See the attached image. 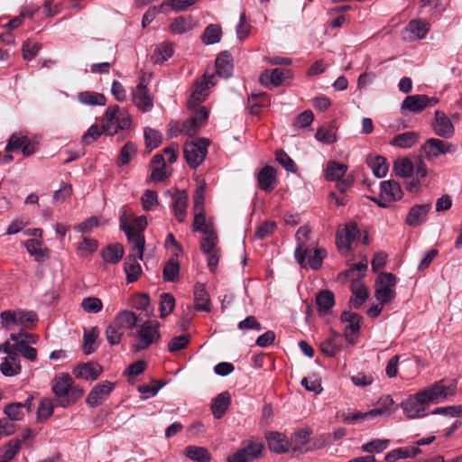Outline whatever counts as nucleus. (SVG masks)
Wrapping results in <instances>:
<instances>
[{
    "label": "nucleus",
    "mask_w": 462,
    "mask_h": 462,
    "mask_svg": "<svg viewBox=\"0 0 462 462\" xmlns=\"http://www.w3.org/2000/svg\"><path fill=\"white\" fill-rule=\"evenodd\" d=\"M165 161L162 154H156L153 156L151 162V180L152 181H162L167 178L164 171Z\"/></svg>",
    "instance_id": "c756f323"
},
{
    "label": "nucleus",
    "mask_w": 462,
    "mask_h": 462,
    "mask_svg": "<svg viewBox=\"0 0 462 462\" xmlns=\"http://www.w3.org/2000/svg\"><path fill=\"white\" fill-rule=\"evenodd\" d=\"M185 455L196 462H209L211 459L210 453L203 447L188 446L185 448Z\"/></svg>",
    "instance_id": "4c0bfd02"
},
{
    "label": "nucleus",
    "mask_w": 462,
    "mask_h": 462,
    "mask_svg": "<svg viewBox=\"0 0 462 462\" xmlns=\"http://www.w3.org/2000/svg\"><path fill=\"white\" fill-rule=\"evenodd\" d=\"M263 444L249 440L247 445L228 457L227 462H251L263 456Z\"/></svg>",
    "instance_id": "6e6552de"
},
{
    "label": "nucleus",
    "mask_w": 462,
    "mask_h": 462,
    "mask_svg": "<svg viewBox=\"0 0 462 462\" xmlns=\"http://www.w3.org/2000/svg\"><path fill=\"white\" fill-rule=\"evenodd\" d=\"M99 331L97 328H92L90 330H85L83 335V346L84 352L87 355H90L96 351L97 347L95 346V343L97 338L98 337Z\"/></svg>",
    "instance_id": "a18cd8bd"
},
{
    "label": "nucleus",
    "mask_w": 462,
    "mask_h": 462,
    "mask_svg": "<svg viewBox=\"0 0 462 462\" xmlns=\"http://www.w3.org/2000/svg\"><path fill=\"white\" fill-rule=\"evenodd\" d=\"M25 247L28 253L35 257L36 261H42L48 252L46 248H42V244L37 239H29L25 242Z\"/></svg>",
    "instance_id": "09e8293b"
},
{
    "label": "nucleus",
    "mask_w": 462,
    "mask_h": 462,
    "mask_svg": "<svg viewBox=\"0 0 462 462\" xmlns=\"http://www.w3.org/2000/svg\"><path fill=\"white\" fill-rule=\"evenodd\" d=\"M393 170L398 176L410 177L414 171V165L411 160L404 158L394 162Z\"/></svg>",
    "instance_id": "864d4df0"
},
{
    "label": "nucleus",
    "mask_w": 462,
    "mask_h": 462,
    "mask_svg": "<svg viewBox=\"0 0 462 462\" xmlns=\"http://www.w3.org/2000/svg\"><path fill=\"white\" fill-rule=\"evenodd\" d=\"M52 391L57 397L56 405L63 408L72 405L84 394V390L74 384L69 374L55 377Z\"/></svg>",
    "instance_id": "7ed1b4c3"
},
{
    "label": "nucleus",
    "mask_w": 462,
    "mask_h": 462,
    "mask_svg": "<svg viewBox=\"0 0 462 462\" xmlns=\"http://www.w3.org/2000/svg\"><path fill=\"white\" fill-rule=\"evenodd\" d=\"M313 119H314V115H313L312 111L310 109L305 110L304 112L300 113V115H298L295 117V119L292 123V128L294 130L304 129L307 126L310 125Z\"/></svg>",
    "instance_id": "6e6d98bb"
},
{
    "label": "nucleus",
    "mask_w": 462,
    "mask_h": 462,
    "mask_svg": "<svg viewBox=\"0 0 462 462\" xmlns=\"http://www.w3.org/2000/svg\"><path fill=\"white\" fill-rule=\"evenodd\" d=\"M171 32L176 34H182L192 29L190 17L180 16L174 19L171 24Z\"/></svg>",
    "instance_id": "8fccbe9b"
},
{
    "label": "nucleus",
    "mask_w": 462,
    "mask_h": 462,
    "mask_svg": "<svg viewBox=\"0 0 462 462\" xmlns=\"http://www.w3.org/2000/svg\"><path fill=\"white\" fill-rule=\"evenodd\" d=\"M97 248V240L84 237L83 241L78 245V254L81 257H87L89 254H92Z\"/></svg>",
    "instance_id": "052dcab7"
},
{
    "label": "nucleus",
    "mask_w": 462,
    "mask_h": 462,
    "mask_svg": "<svg viewBox=\"0 0 462 462\" xmlns=\"http://www.w3.org/2000/svg\"><path fill=\"white\" fill-rule=\"evenodd\" d=\"M140 81L138 85L133 89L132 99L134 104L143 112H144V74L143 70L140 71Z\"/></svg>",
    "instance_id": "a19ab883"
},
{
    "label": "nucleus",
    "mask_w": 462,
    "mask_h": 462,
    "mask_svg": "<svg viewBox=\"0 0 462 462\" xmlns=\"http://www.w3.org/2000/svg\"><path fill=\"white\" fill-rule=\"evenodd\" d=\"M20 356L16 355L6 356L0 364V371L5 376H14L21 373Z\"/></svg>",
    "instance_id": "cd10ccee"
},
{
    "label": "nucleus",
    "mask_w": 462,
    "mask_h": 462,
    "mask_svg": "<svg viewBox=\"0 0 462 462\" xmlns=\"http://www.w3.org/2000/svg\"><path fill=\"white\" fill-rule=\"evenodd\" d=\"M114 389V384L108 381L97 383L88 393L86 402L91 407L99 405Z\"/></svg>",
    "instance_id": "ddd939ff"
},
{
    "label": "nucleus",
    "mask_w": 462,
    "mask_h": 462,
    "mask_svg": "<svg viewBox=\"0 0 462 462\" xmlns=\"http://www.w3.org/2000/svg\"><path fill=\"white\" fill-rule=\"evenodd\" d=\"M310 251L309 250L307 257H309L308 263L313 270H319L321 265L323 259L326 256V251L323 248H317L314 250L313 254H310Z\"/></svg>",
    "instance_id": "0e129e2a"
},
{
    "label": "nucleus",
    "mask_w": 462,
    "mask_h": 462,
    "mask_svg": "<svg viewBox=\"0 0 462 462\" xmlns=\"http://www.w3.org/2000/svg\"><path fill=\"white\" fill-rule=\"evenodd\" d=\"M141 320V317L132 310L119 311L106 329V340L111 346L118 345L125 330L128 329L129 336L138 339V343L133 345L134 351L144 349V323H140Z\"/></svg>",
    "instance_id": "f03ea898"
},
{
    "label": "nucleus",
    "mask_w": 462,
    "mask_h": 462,
    "mask_svg": "<svg viewBox=\"0 0 462 462\" xmlns=\"http://www.w3.org/2000/svg\"><path fill=\"white\" fill-rule=\"evenodd\" d=\"M406 30L418 39H423L430 30V24L422 20H411L406 26Z\"/></svg>",
    "instance_id": "de8ad7c7"
},
{
    "label": "nucleus",
    "mask_w": 462,
    "mask_h": 462,
    "mask_svg": "<svg viewBox=\"0 0 462 462\" xmlns=\"http://www.w3.org/2000/svg\"><path fill=\"white\" fill-rule=\"evenodd\" d=\"M383 412H384V409H383V408L374 409V410H372L368 412H365V413L356 411V412L348 414L346 417L345 420L350 424H355L360 420H365L366 418L373 417L374 415H382Z\"/></svg>",
    "instance_id": "680f3d73"
},
{
    "label": "nucleus",
    "mask_w": 462,
    "mask_h": 462,
    "mask_svg": "<svg viewBox=\"0 0 462 462\" xmlns=\"http://www.w3.org/2000/svg\"><path fill=\"white\" fill-rule=\"evenodd\" d=\"M347 166L336 161H330L327 164L326 179L330 181L346 177Z\"/></svg>",
    "instance_id": "2f4dec72"
},
{
    "label": "nucleus",
    "mask_w": 462,
    "mask_h": 462,
    "mask_svg": "<svg viewBox=\"0 0 462 462\" xmlns=\"http://www.w3.org/2000/svg\"><path fill=\"white\" fill-rule=\"evenodd\" d=\"M259 188L265 192H271L275 188L276 171L272 166H264L257 174Z\"/></svg>",
    "instance_id": "a211bd4d"
},
{
    "label": "nucleus",
    "mask_w": 462,
    "mask_h": 462,
    "mask_svg": "<svg viewBox=\"0 0 462 462\" xmlns=\"http://www.w3.org/2000/svg\"><path fill=\"white\" fill-rule=\"evenodd\" d=\"M421 148L430 159H435L441 154L454 153L457 150V145L436 138L428 139Z\"/></svg>",
    "instance_id": "1a4fd4ad"
},
{
    "label": "nucleus",
    "mask_w": 462,
    "mask_h": 462,
    "mask_svg": "<svg viewBox=\"0 0 462 462\" xmlns=\"http://www.w3.org/2000/svg\"><path fill=\"white\" fill-rule=\"evenodd\" d=\"M339 334L334 333L333 336L320 344L321 352L329 357H333L336 356L337 351L340 349V345L337 343V338L339 337Z\"/></svg>",
    "instance_id": "c03bdc74"
},
{
    "label": "nucleus",
    "mask_w": 462,
    "mask_h": 462,
    "mask_svg": "<svg viewBox=\"0 0 462 462\" xmlns=\"http://www.w3.org/2000/svg\"><path fill=\"white\" fill-rule=\"evenodd\" d=\"M389 439H374L362 446V450L368 453L382 452L388 448Z\"/></svg>",
    "instance_id": "69168bd1"
},
{
    "label": "nucleus",
    "mask_w": 462,
    "mask_h": 462,
    "mask_svg": "<svg viewBox=\"0 0 462 462\" xmlns=\"http://www.w3.org/2000/svg\"><path fill=\"white\" fill-rule=\"evenodd\" d=\"M175 307V299L171 293H162L160 298V316L165 318L171 314Z\"/></svg>",
    "instance_id": "603ef678"
},
{
    "label": "nucleus",
    "mask_w": 462,
    "mask_h": 462,
    "mask_svg": "<svg viewBox=\"0 0 462 462\" xmlns=\"http://www.w3.org/2000/svg\"><path fill=\"white\" fill-rule=\"evenodd\" d=\"M180 274V264L175 257H171L163 268V279L166 282H175Z\"/></svg>",
    "instance_id": "37998d69"
},
{
    "label": "nucleus",
    "mask_w": 462,
    "mask_h": 462,
    "mask_svg": "<svg viewBox=\"0 0 462 462\" xmlns=\"http://www.w3.org/2000/svg\"><path fill=\"white\" fill-rule=\"evenodd\" d=\"M310 233V229L306 226H300L296 233L298 246L295 249L294 254L298 263L303 267L306 266V258L309 253V248L305 246L302 239L309 240Z\"/></svg>",
    "instance_id": "dca6fc26"
},
{
    "label": "nucleus",
    "mask_w": 462,
    "mask_h": 462,
    "mask_svg": "<svg viewBox=\"0 0 462 462\" xmlns=\"http://www.w3.org/2000/svg\"><path fill=\"white\" fill-rule=\"evenodd\" d=\"M381 197L385 196L389 200L396 201L402 198L403 191L395 180H384L380 183Z\"/></svg>",
    "instance_id": "bb28decb"
},
{
    "label": "nucleus",
    "mask_w": 462,
    "mask_h": 462,
    "mask_svg": "<svg viewBox=\"0 0 462 462\" xmlns=\"http://www.w3.org/2000/svg\"><path fill=\"white\" fill-rule=\"evenodd\" d=\"M233 69L231 54L226 51L220 52L216 60L217 73L223 78H228L232 75Z\"/></svg>",
    "instance_id": "5701e85b"
},
{
    "label": "nucleus",
    "mask_w": 462,
    "mask_h": 462,
    "mask_svg": "<svg viewBox=\"0 0 462 462\" xmlns=\"http://www.w3.org/2000/svg\"><path fill=\"white\" fill-rule=\"evenodd\" d=\"M268 448L272 452L282 454L291 448L290 441L282 433L273 431L267 434Z\"/></svg>",
    "instance_id": "2eb2a0df"
},
{
    "label": "nucleus",
    "mask_w": 462,
    "mask_h": 462,
    "mask_svg": "<svg viewBox=\"0 0 462 462\" xmlns=\"http://www.w3.org/2000/svg\"><path fill=\"white\" fill-rule=\"evenodd\" d=\"M38 321V316L34 311L19 310L18 326L24 329H32Z\"/></svg>",
    "instance_id": "79ce46f5"
},
{
    "label": "nucleus",
    "mask_w": 462,
    "mask_h": 462,
    "mask_svg": "<svg viewBox=\"0 0 462 462\" xmlns=\"http://www.w3.org/2000/svg\"><path fill=\"white\" fill-rule=\"evenodd\" d=\"M457 383L452 382L448 384L445 383V380H439L430 386L420 390L427 402L439 403L448 400L456 394Z\"/></svg>",
    "instance_id": "39448f33"
},
{
    "label": "nucleus",
    "mask_w": 462,
    "mask_h": 462,
    "mask_svg": "<svg viewBox=\"0 0 462 462\" xmlns=\"http://www.w3.org/2000/svg\"><path fill=\"white\" fill-rule=\"evenodd\" d=\"M430 209V204L413 206L410 209L406 217V224L410 226H417L420 225L423 222V219L426 217Z\"/></svg>",
    "instance_id": "393cba45"
},
{
    "label": "nucleus",
    "mask_w": 462,
    "mask_h": 462,
    "mask_svg": "<svg viewBox=\"0 0 462 462\" xmlns=\"http://www.w3.org/2000/svg\"><path fill=\"white\" fill-rule=\"evenodd\" d=\"M429 403L420 390L402 401L401 407L408 419L422 418L427 415Z\"/></svg>",
    "instance_id": "0eeeda50"
},
{
    "label": "nucleus",
    "mask_w": 462,
    "mask_h": 462,
    "mask_svg": "<svg viewBox=\"0 0 462 462\" xmlns=\"http://www.w3.org/2000/svg\"><path fill=\"white\" fill-rule=\"evenodd\" d=\"M18 310H7L0 313V322L3 328L11 330L14 327L18 326Z\"/></svg>",
    "instance_id": "49530a36"
},
{
    "label": "nucleus",
    "mask_w": 462,
    "mask_h": 462,
    "mask_svg": "<svg viewBox=\"0 0 462 462\" xmlns=\"http://www.w3.org/2000/svg\"><path fill=\"white\" fill-rule=\"evenodd\" d=\"M118 113L119 106L117 105H112L106 108L102 119V126L106 131V135L112 136L116 134L115 124H116L117 121Z\"/></svg>",
    "instance_id": "4be33fe9"
},
{
    "label": "nucleus",
    "mask_w": 462,
    "mask_h": 462,
    "mask_svg": "<svg viewBox=\"0 0 462 462\" xmlns=\"http://www.w3.org/2000/svg\"><path fill=\"white\" fill-rule=\"evenodd\" d=\"M275 159L288 171L295 172L297 171L295 162L283 150L276 152Z\"/></svg>",
    "instance_id": "774afa93"
},
{
    "label": "nucleus",
    "mask_w": 462,
    "mask_h": 462,
    "mask_svg": "<svg viewBox=\"0 0 462 462\" xmlns=\"http://www.w3.org/2000/svg\"><path fill=\"white\" fill-rule=\"evenodd\" d=\"M189 196L185 190H179L172 199V209L179 222H184L188 207Z\"/></svg>",
    "instance_id": "aec40b11"
},
{
    "label": "nucleus",
    "mask_w": 462,
    "mask_h": 462,
    "mask_svg": "<svg viewBox=\"0 0 462 462\" xmlns=\"http://www.w3.org/2000/svg\"><path fill=\"white\" fill-rule=\"evenodd\" d=\"M439 103V99L426 95H411L404 98L402 103V108L407 109L412 113H420L426 107L434 106Z\"/></svg>",
    "instance_id": "9d476101"
},
{
    "label": "nucleus",
    "mask_w": 462,
    "mask_h": 462,
    "mask_svg": "<svg viewBox=\"0 0 462 462\" xmlns=\"http://www.w3.org/2000/svg\"><path fill=\"white\" fill-rule=\"evenodd\" d=\"M173 50L171 44L164 42L155 47L153 53L151 56V60L154 64H160L171 58Z\"/></svg>",
    "instance_id": "72a5a7b5"
},
{
    "label": "nucleus",
    "mask_w": 462,
    "mask_h": 462,
    "mask_svg": "<svg viewBox=\"0 0 462 462\" xmlns=\"http://www.w3.org/2000/svg\"><path fill=\"white\" fill-rule=\"evenodd\" d=\"M106 134V131L105 130V128L102 125L100 126L98 125H93L83 134V136L81 138V143L84 145H89L93 142H95L99 136H101V134Z\"/></svg>",
    "instance_id": "5fc2aeb1"
},
{
    "label": "nucleus",
    "mask_w": 462,
    "mask_h": 462,
    "mask_svg": "<svg viewBox=\"0 0 462 462\" xmlns=\"http://www.w3.org/2000/svg\"><path fill=\"white\" fill-rule=\"evenodd\" d=\"M4 413L10 420H21L24 413L22 410L21 402H12L7 404L4 409Z\"/></svg>",
    "instance_id": "bf43d9fd"
},
{
    "label": "nucleus",
    "mask_w": 462,
    "mask_h": 462,
    "mask_svg": "<svg viewBox=\"0 0 462 462\" xmlns=\"http://www.w3.org/2000/svg\"><path fill=\"white\" fill-rule=\"evenodd\" d=\"M365 162L375 177L383 178L387 174L389 165L383 156L370 154L366 157Z\"/></svg>",
    "instance_id": "a878e982"
},
{
    "label": "nucleus",
    "mask_w": 462,
    "mask_h": 462,
    "mask_svg": "<svg viewBox=\"0 0 462 462\" xmlns=\"http://www.w3.org/2000/svg\"><path fill=\"white\" fill-rule=\"evenodd\" d=\"M136 148L135 145L128 142L126 143L121 149L119 158H118V164L119 165H125L129 163L132 157L135 155Z\"/></svg>",
    "instance_id": "338daca9"
},
{
    "label": "nucleus",
    "mask_w": 462,
    "mask_h": 462,
    "mask_svg": "<svg viewBox=\"0 0 462 462\" xmlns=\"http://www.w3.org/2000/svg\"><path fill=\"white\" fill-rule=\"evenodd\" d=\"M284 80V71L281 69H265L260 75V83L269 88L270 86L278 87Z\"/></svg>",
    "instance_id": "b1692460"
},
{
    "label": "nucleus",
    "mask_w": 462,
    "mask_h": 462,
    "mask_svg": "<svg viewBox=\"0 0 462 462\" xmlns=\"http://www.w3.org/2000/svg\"><path fill=\"white\" fill-rule=\"evenodd\" d=\"M21 449V441L19 439H12L5 447V450L0 459L1 462L11 461Z\"/></svg>",
    "instance_id": "e2e57ef3"
},
{
    "label": "nucleus",
    "mask_w": 462,
    "mask_h": 462,
    "mask_svg": "<svg viewBox=\"0 0 462 462\" xmlns=\"http://www.w3.org/2000/svg\"><path fill=\"white\" fill-rule=\"evenodd\" d=\"M310 435V430L308 429H301L296 431L290 441L291 448L293 451L302 452L307 451V448H304L305 445L309 441V438Z\"/></svg>",
    "instance_id": "f704fd0d"
},
{
    "label": "nucleus",
    "mask_w": 462,
    "mask_h": 462,
    "mask_svg": "<svg viewBox=\"0 0 462 462\" xmlns=\"http://www.w3.org/2000/svg\"><path fill=\"white\" fill-rule=\"evenodd\" d=\"M249 111L252 115H258L261 107H267L271 98L266 93L251 94L248 97Z\"/></svg>",
    "instance_id": "7c9ffc66"
},
{
    "label": "nucleus",
    "mask_w": 462,
    "mask_h": 462,
    "mask_svg": "<svg viewBox=\"0 0 462 462\" xmlns=\"http://www.w3.org/2000/svg\"><path fill=\"white\" fill-rule=\"evenodd\" d=\"M102 366L98 364L88 362L79 365L73 369V374L78 379L96 380L102 372Z\"/></svg>",
    "instance_id": "f3484780"
},
{
    "label": "nucleus",
    "mask_w": 462,
    "mask_h": 462,
    "mask_svg": "<svg viewBox=\"0 0 462 462\" xmlns=\"http://www.w3.org/2000/svg\"><path fill=\"white\" fill-rule=\"evenodd\" d=\"M124 247L119 243L111 244L102 251L103 259L109 263H117L124 255Z\"/></svg>",
    "instance_id": "473e14b6"
},
{
    "label": "nucleus",
    "mask_w": 462,
    "mask_h": 462,
    "mask_svg": "<svg viewBox=\"0 0 462 462\" xmlns=\"http://www.w3.org/2000/svg\"><path fill=\"white\" fill-rule=\"evenodd\" d=\"M194 300L198 310H210V299L204 284L196 283L194 287Z\"/></svg>",
    "instance_id": "c85d7f7f"
},
{
    "label": "nucleus",
    "mask_w": 462,
    "mask_h": 462,
    "mask_svg": "<svg viewBox=\"0 0 462 462\" xmlns=\"http://www.w3.org/2000/svg\"><path fill=\"white\" fill-rule=\"evenodd\" d=\"M120 228L125 232L128 244L133 254L127 256L125 262V272L126 273L127 282H134L142 273V267L137 263L135 256L143 259L144 253V216H126L120 217Z\"/></svg>",
    "instance_id": "f257e3e1"
},
{
    "label": "nucleus",
    "mask_w": 462,
    "mask_h": 462,
    "mask_svg": "<svg viewBox=\"0 0 462 462\" xmlns=\"http://www.w3.org/2000/svg\"><path fill=\"white\" fill-rule=\"evenodd\" d=\"M316 304L320 316L329 314L335 305L334 293L329 290H321L316 295Z\"/></svg>",
    "instance_id": "6ab92c4d"
},
{
    "label": "nucleus",
    "mask_w": 462,
    "mask_h": 462,
    "mask_svg": "<svg viewBox=\"0 0 462 462\" xmlns=\"http://www.w3.org/2000/svg\"><path fill=\"white\" fill-rule=\"evenodd\" d=\"M80 103L88 106H105L106 98L103 94L94 91H82L78 94Z\"/></svg>",
    "instance_id": "c9c22d12"
},
{
    "label": "nucleus",
    "mask_w": 462,
    "mask_h": 462,
    "mask_svg": "<svg viewBox=\"0 0 462 462\" xmlns=\"http://www.w3.org/2000/svg\"><path fill=\"white\" fill-rule=\"evenodd\" d=\"M418 139V135L414 132H405L395 135L391 141L390 144L400 148L412 147Z\"/></svg>",
    "instance_id": "e433bc0d"
},
{
    "label": "nucleus",
    "mask_w": 462,
    "mask_h": 462,
    "mask_svg": "<svg viewBox=\"0 0 462 462\" xmlns=\"http://www.w3.org/2000/svg\"><path fill=\"white\" fill-rule=\"evenodd\" d=\"M350 289L352 291V297L350 298L349 305L351 308L358 310L369 296L368 289L359 280L355 279H353L351 282Z\"/></svg>",
    "instance_id": "4468645a"
},
{
    "label": "nucleus",
    "mask_w": 462,
    "mask_h": 462,
    "mask_svg": "<svg viewBox=\"0 0 462 462\" xmlns=\"http://www.w3.org/2000/svg\"><path fill=\"white\" fill-rule=\"evenodd\" d=\"M144 373V360L140 359L131 364L124 372L127 382L134 385L138 382V376Z\"/></svg>",
    "instance_id": "58836bf2"
},
{
    "label": "nucleus",
    "mask_w": 462,
    "mask_h": 462,
    "mask_svg": "<svg viewBox=\"0 0 462 462\" xmlns=\"http://www.w3.org/2000/svg\"><path fill=\"white\" fill-rule=\"evenodd\" d=\"M434 133L442 138H451L454 135L455 129L450 119L440 110L435 112V120L432 123Z\"/></svg>",
    "instance_id": "9b49d317"
},
{
    "label": "nucleus",
    "mask_w": 462,
    "mask_h": 462,
    "mask_svg": "<svg viewBox=\"0 0 462 462\" xmlns=\"http://www.w3.org/2000/svg\"><path fill=\"white\" fill-rule=\"evenodd\" d=\"M27 135L23 134L22 133H14L13 134L6 144L5 151L7 152H15L18 150H22L24 142H26Z\"/></svg>",
    "instance_id": "4d7b16f0"
},
{
    "label": "nucleus",
    "mask_w": 462,
    "mask_h": 462,
    "mask_svg": "<svg viewBox=\"0 0 462 462\" xmlns=\"http://www.w3.org/2000/svg\"><path fill=\"white\" fill-rule=\"evenodd\" d=\"M159 327V321L151 319L146 320V348L160 339L161 334Z\"/></svg>",
    "instance_id": "3c124183"
},
{
    "label": "nucleus",
    "mask_w": 462,
    "mask_h": 462,
    "mask_svg": "<svg viewBox=\"0 0 462 462\" xmlns=\"http://www.w3.org/2000/svg\"><path fill=\"white\" fill-rule=\"evenodd\" d=\"M231 404V395L229 392L225 391L214 398L211 404V411L215 418H222Z\"/></svg>",
    "instance_id": "412c9836"
},
{
    "label": "nucleus",
    "mask_w": 462,
    "mask_h": 462,
    "mask_svg": "<svg viewBox=\"0 0 462 462\" xmlns=\"http://www.w3.org/2000/svg\"><path fill=\"white\" fill-rule=\"evenodd\" d=\"M209 142L206 138H199L196 142H187L183 153L187 163L192 169H196L206 158Z\"/></svg>",
    "instance_id": "423d86ee"
},
{
    "label": "nucleus",
    "mask_w": 462,
    "mask_h": 462,
    "mask_svg": "<svg viewBox=\"0 0 462 462\" xmlns=\"http://www.w3.org/2000/svg\"><path fill=\"white\" fill-rule=\"evenodd\" d=\"M340 319L343 323H346L344 333L346 340L352 345L355 344L351 336L359 332L362 317L356 312L345 310L342 312Z\"/></svg>",
    "instance_id": "f8f14e48"
},
{
    "label": "nucleus",
    "mask_w": 462,
    "mask_h": 462,
    "mask_svg": "<svg viewBox=\"0 0 462 462\" xmlns=\"http://www.w3.org/2000/svg\"><path fill=\"white\" fill-rule=\"evenodd\" d=\"M162 142V135L159 131L146 127V150L150 152L157 148Z\"/></svg>",
    "instance_id": "13d9d810"
},
{
    "label": "nucleus",
    "mask_w": 462,
    "mask_h": 462,
    "mask_svg": "<svg viewBox=\"0 0 462 462\" xmlns=\"http://www.w3.org/2000/svg\"><path fill=\"white\" fill-rule=\"evenodd\" d=\"M396 283L397 278L391 273L383 272L377 276L374 284V296L382 305L388 304L395 299L394 287Z\"/></svg>",
    "instance_id": "20e7f679"
},
{
    "label": "nucleus",
    "mask_w": 462,
    "mask_h": 462,
    "mask_svg": "<svg viewBox=\"0 0 462 462\" xmlns=\"http://www.w3.org/2000/svg\"><path fill=\"white\" fill-rule=\"evenodd\" d=\"M221 36V26L218 24H209L205 28L201 40L205 44L210 45L219 42Z\"/></svg>",
    "instance_id": "ea45409f"
}]
</instances>
